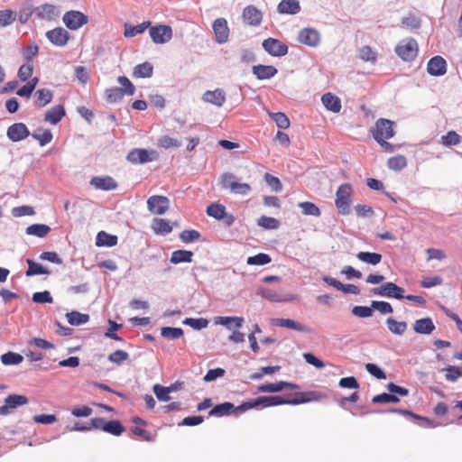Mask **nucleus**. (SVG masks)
Wrapping results in <instances>:
<instances>
[{"label":"nucleus","instance_id":"nucleus-1","mask_svg":"<svg viewBox=\"0 0 462 462\" xmlns=\"http://www.w3.org/2000/svg\"><path fill=\"white\" fill-rule=\"evenodd\" d=\"M324 397V394L317 391L297 392L291 394V398H283L279 395L260 396L255 400L242 403L240 406L236 408V410L240 411H245L249 409L256 408L258 406L271 407L282 404L298 405L310 402H318Z\"/></svg>","mask_w":462,"mask_h":462},{"label":"nucleus","instance_id":"nucleus-2","mask_svg":"<svg viewBox=\"0 0 462 462\" xmlns=\"http://www.w3.org/2000/svg\"><path fill=\"white\" fill-rule=\"evenodd\" d=\"M353 188L349 183L341 184L336 192L335 205L340 215H348L350 212Z\"/></svg>","mask_w":462,"mask_h":462},{"label":"nucleus","instance_id":"nucleus-3","mask_svg":"<svg viewBox=\"0 0 462 462\" xmlns=\"http://www.w3.org/2000/svg\"><path fill=\"white\" fill-rule=\"evenodd\" d=\"M370 132L376 142L383 141V139H391L395 134L394 122L385 118H379L370 129Z\"/></svg>","mask_w":462,"mask_h":462},{"label":"nucleus","instance_id":"nucleus-4","mask_svg":"<svg viewBox=\"0 0 462 462\" xmlns=\"http://www.w3.org/2000/svg\"><path fill=\"white\" fill-rule=\"evenodd\" d=\"M220 184L223 189H228L235 194L246 195L252 188L248 183L238 182L232 173H224L220 177Z\"/></svg>","mask_w":462,"mask_h":462},{"label":"nucleus","instance_id":"nucleus-5","mask_svg":"<svg viewBox=\"0 0 462 462\" xmlns=\"http://www.w3.org/2000/svg\"><path fill=\"white\" fill-rule=\"evenodd\" d=\"M397 55L405 61L414 60L418 53L417 42L412 38H406L401 41L395 47Z\"/></svg>","mask_w":462,"mask_h":462},{"label":"nucleus","instance_id":"nucleus-6","mask_svg":"<svg viewBox=\"0 0 462 462\" xmlns=\"http://www.w3.org/2000/svg\"><path fill=\"white\" fill-rule=\"evenodd\" d=\"M149 35L156 44H164L172 39V29L170 25L158 24L149 28Z\"/></svg>","mask_w":462,"mask_h":462},{"label":"nucleus","instance_id":"nucleus-7","mask_svg":"<svg viewBox=\"0 0 462 462\" xmlns=\"http://www.w3.org/2000/svg\"><path fill=\"white\" fill-rule=\"evenodd\" d=\"M62 20L66 27L71 31H76L88 23V18L86 14L75 10L66 12Z\"/></svg>","mask_w":462,"mask_h":462},{"label":"nucleus","instance_id":"nucleus-8","mask_svg":"<svg viewBox=\"0 0 462 462\" xmlns=\"http://www.w3.org/2000/svg\"><path fill=\"white\" fill-rule=\"evenodd\" d=\"M371 292L374 295L385 296L388 298H394L397 300L404 299V289L392 282H385L378 288L372 289Z\"/></svg>","mask_w":462,"mask_h":462},{"label":"nucleus","instance_id":"nucleus-9","mask_svg":"<svg viewBox=\"0 0 462 462\" xmlns=\"http://www.w3.org/2000/svg\"><path fill=\"white\" fill-rule=\"evenodd\" d=\"M156 157L157 153L155 151L149 152L146 149L136 148L128 152L126 159L133 164H138L152 162Z\"/></svg>","mask_w":462,"mask_h":462},{"label":"nucleus","instance_id":"nucleus-10","mask_svg":"<svg viewBox=\"0 0 462 462\" xmlns=\"http://www.w3.org/2000/svg\"><path fill=\"white\" fill-rule=\"evenodd\" d=\"M263 48L266 52L274 57L284 56L288 53V46L280 40L268 38L263 42Z\"/></svg>","mask_w":462,"mask_h":462},{"label":"nucleus","instance_id":"nucleus-11","mask_svg":"<svg viewBox=\"0 0 462 462\" xmlns=\"http://www.w3.org/2000/svg\"><path fill=\"white\" fill-rule=\"evenodd\" d=\"M36 16L43 21L51 22L60 16V9L57 5L51 4H43L34 10Z\"/></svg>","mask_w":462,"mask_h":462},{"label":"nucleus","instance_id":"nucleus-12","mask_svg":"<svg viewBox=\"0 0 462 462\" xmlns=\"http://www.w3.org/2000/svg\"><path fill=\"white\" fill-rule=\"evenodd\" d=\"M170 201L164 196L154 195L148 199L147 206L152 214L162 215L169 209Z\"/></svg>","mask_w":462,"mask_h":462},{"label":"nucleus","instance_id":"nucleus-13","mask_svg":"<svg viewBox=\"0 0 462 462\" xmlns=\"http://www.w3.org/2000/svg\"><path fill=\"white\" fill-rule=\"evenodd\" d=\"M6 135L13 142H20L30 135V131L25 124L14 123L8 127Z\"/></svg>","mask_w":462,"mask_h":462},{"label":"nucleus","instance_id":"nucleus-14","mask_svg":"<svg viewBox=\"0 0 462 462\" xmlns=\"http://www.w3.org/2000/svg\"><path fill=\"white\" fill-rule=\"evenodd\" d=\"M5 405L0 406V415H6L11 409L28 403V398L24 395L10 394L5 400Z\"/></svg>","mask_w":462,"mask_h":462},{"label":"nucleus","instance_id":"nucleus-15","mask_svg":"<svg viewBox=\"0 0 462 462\" xmlns=\"http://www.w3.org/2000/svg\"><path fill=\"white\" fill-rule=\"evenodd\" d=\"M47 39L57 46H64L67 44L69 34L62 27H57L53 30H50L46 32Z\"/></svg>","mask_w":462,"mask_h":462},{"label":"nucleus","instance_id":"nucleus-16","mask_svg":"<svg viewBox=\"0 0 462 462\" xmlns=\"http://www.w3.org/2000/svg\"><path fill=\"white\" fill-rule=\"evenodd\" d=\"M427 71L431 76H442L447 71L446 60L441 56H434L427 64Z\"/></svg>","mask_w":462,"mask_h":462},{"label":"nucleus","instance_id":"nucleus-17","mask_svg":"<svg viewBox=\"0 0 462 462\" xmlns=\"http://www.w3.org/2000/svg\"><path fill=\"white\" fill-rule=\"evenodd\" d=\"M213 30L216 36V41L218 43H224L227 41L229 36V29L227 22L225 18H217L213 23Z\"/></svg>","mask_w":462,"mask_h":462},{"label":"nucleus","instance_id":"nucleus-18","mask_svg":"<svg viewBox=\"0 0 462 462\" xmlns=\"http://www.w3.org/2000/svg\"><path fill=\"white\" fill-rule=\"evenodd\" d=\"M90 184L97 189L113 190L117 188L116 181L110 176H97L90 180Z\"/></svg>","mask_w":462,"mask_h":462},{"label":"nucleus","instance_id":"nucleus-19","mask_svg":"<svg viewBox=\"0 0 462 462\" xmlns=\"http://www.w3.org/2000/svg\"><path fill=\"white\" fill-rule=\"evenodd\" d=\"M262 13L254 6L248 5L243 11L244 22L251 26H257L262 22Z\"/></svg>","mask_w":462,"mask_h":462},{"label":"nucleus","instance_id":"nucleus-20","mask_svg":"<svg viewBox=\"0 0 462 462\" xmlns=\"http://www.w3.org/2000/svg\"><path fill=\"white\" fill-rule=\"evenodd\" d=\"M299 41L303 44L315 47L320 41L319 33L315 29L305 28L300 32Z\"/></svg>","mask_w":462,"mask_h":462},{"label":"nucleus","instance_id":"nucleus-21","mask_svg":"<svg viewBox=\"0 0 462 462\" xmlns=\"http://www.w3.org/2000/svg\"><path fill=\"white\" fill-rule=\"evenodd\" d=\"M203 100L217 106H222L226 102V93L223 89L220 88H216L215 90H208L203 95Z\"/></svg>","mask_w":462,"mask_h":462},{"label":"nucleus","instance_id":"nucleus-22","mask_svg":"<svg viewBox=\"0 0 462 462\" xmlns=\"http://www.w3.org/2000/svg\"><path fill=\"white\" fill-rule=\"evenodd\" d=\"M254 75L260 80L269 79L274 77L278 70L272 65H255L252 69Z\"/></svg>","mask_w":462,"mask_h":462},{"label":"nucleus","instance_id":"nucleus-23","mask_svg":"<svg viewBox=\"0 0 462 462\" xmlns=\"http://www.w3.org/2000/svg\"><path fill=\"white\" fill-rule=\"evenodd\" d=\"M321 102L328 110L333 113H339L342 108L339 97L330 92L321 97Z\"/></svg>","mask_w":462,"mask_h":462},{"label":"nucleus","instance_id":"nucleus-24","mask_svg":"<svg viewBox=\"0 0 462 462\" xmlns=\"http://www.w3.org/2000/svg\"><path fill=\"white\" fill-rule=\"evenodd\" d=\"M65 114L64 106L62 105H57L46 112L44 121L51 125H57L63 118Z\"/></svg>","mask_w":462,"mask_h":462},{"label":"nucleus","instance_id":"nucleus-25","mask_svg":"<svg viewBox=\"0 0 462 462\" xmlns=\"http://www.w3.org/2000/svg\"><path fill=\"white\" fill-rule=\"evenodd\" d=\"M152 23L150 21H144L137 25H132L130 23H125L124 25V36L125 38H132L137 34H142L146 29L150 28Z\"/></svg>","mask_w":462,"mask_h":462},{"label":"nucleus","instance_id":"nucleus-26","mask_svg":"<svg viewBox=\"0 0 462 462\" xmlns=\"http://www.w3.org/2000/svg\"><path fill=\"white\" fill-rule=\"evenodd\" d=\"M53 94L50 89L40 88L34 93V106L38 108L44 107L52 101Z\"/></svg>","mask_w":462,"mask_h":462},{"label":"nucleus","instance_id":"nucleus-27","mask_svg":"<svg viewBox=\"0 0 462 462\" xmlns=\"http://www.w3.org/2000/svg\"><path fill=\"white\" fill-rule=\"evenodd\" d=\"M413 329L418 334L429 335L435 329V325L430 318H423L415 320Z\"/></svg>","mask_w":462,"mask_h":462},{"label":"nucleus","instance_id":"nucleus-28","mask_svg":"<svg viewBox=\"0 0 462 462\" xmlns=\"http://www.w3.org/2000/svg\"><path fill=\"white\" fill-rule=\"evenodd\" d=\"M277 11L280 14H296L300 11V5L297 0H282L277 6Z\"/></svg>","mask_w":462,"mask_h":462},{"label":"nucleus","instance_id":"nucleus-29","mask_svg":"<svg viewBox=\"0 0 462 462\" xmlns=\"http://www.w3.org/2000/svg\"><path fill=\"white\" fill-rule=\"evenodd\" d=\"M274 324L279 327L288 328L294 329L297 331H302V332H308V333L311 331V329L309 327L302 325L299 322H296L291 319H277L274 320Z\"/></svg>","mask_w":462,"mask_h":462},{"label":"nucleus","instance_id":"nucleus-30","mask_svg":"<svg viewBox=\"0 0 462 462\" xmlns=\"http://www.w3.org/2000/svg\"><path fill=\"white\" fill-rule=\"evenodd\" d=\"M118 242V238L115 235L107 234L105 231H100L97 233L96 237V245L98 247L101 246H115Z\"/></svg>","mask_w":462,"mask_h":462},{"label":"nucleus","instance_id":"nucleus-31","mask_svg":"<svg viewBox=\"0 0 462 462\" xmlns=\"http://www.w3.org/2000/svg\"><path fill=\"white\" fill-rule=\"evenodd\" d=\"M235 410V406L231 402H223L213 407L208 412L209 416L222 417L229 415Z\"/></svg>","mask_w":462,"mask_h":462},{"label":"nucleus","instance_id":"nucleus-32","mask_svg":"<svg viewBox=\"0 0 462 462\" xmlns=\"http://www.w3.org/2000/svg\"><path fill=\"white\" fill-rule=\"evenodd\" d=\"M153 72L152 65L145 61L138 64L134 68L133 77L134 78H151Z\"/></svg>","mask_w":462,"mask_h":462},{"label":"nucleus","instance_id":"nucleus-33","mask_svg":"<svg viewBox=\"0 0 462 462\" xmlns=\"http://www.w3.org/2000/svg\"><path fill=\"white\" fill-rule=\"evenodd\" d=\"M193 253L188 250H176L172 252L170 262L173 264L180 263H190L192 261Z\"/></svg>","mask_w":462,"mask_h":462},{"label":"nucleus","instance_id":"nucleus-34","mask_svg":"<svg viewBox=\"0 0 462 462\" xmlns=\"http://www.w3.org/2000/svg\"><path fill=\"white\" fill-rule=\"evenodd\" d=\"M152 230L156 234H169L172 230V226H171V223L163 218H154L152 225Z\"/></svg>","mask_w":462,"mask_h":462},{"label":"nucleus","instance_id":"nucleus-35","mask_svg":"<svg viewBox=\"0 0 462 462\" xmlns=\"http://www.w3.org/2000/svg\"><path fill=\"white\" fill-rule=\"evenodd\" d=\"M356 257L359 261L372 265L378 264L383 258L381 254L370 252H359Z\"/></svg>","mask_w":462,"mask_h":462},{"label":"nucleus","instance_id":"nucleus-36","mask_svg":"<svg viewBox=\"0 0 462 462\" xmlns=\"http://www.w3.org/2000/svg\"><path fill=\"white\" fill-rule=\"evenodd\" d=\"M51 231V227L45 224H33L26 228V234L37 237H44Z\"/></svg>","mask_w":462,"mask_h":462},{"label":"nucleus","instance_id":"nucleus-37","mask_svg":"<svg viewBox=\"0 0 462 462\" xmlns=\"http://www.w3.org/2000/svg\"><path fill=\"white\" fill-rule=\"evenodd\" d=\"M68 322L72 326H79L89 320V315L79 311H71L66 315Z\"/></svg>","mask_w":462,"mask_h":462},{"label":"nucleus","instance_id":"nucleus-38","mask_svg":"<svg viewBox=\"0 0 462 462\" xmlns=\"http://www.w3.org/2000/svg\"><path fill=\"white\" fill-rule=\"evenodd\" d=\"M388 329L395 335H402L407 329V323L405 321H397L393 318L386 319Z\"/></svg>","mask_w":462,"mask_h":462},{"label":"nucleus","instance_id":"nucleus-39","mask_svg":"<svg viewBox=\"0 0 462 462\" xmlns=\"http://www.w3.org/2000/svg\"><path fill=\"white\" fill-rule=\"evenodd\" d=\"M38 82L39 79L37 77L32 78L25 85L17 90L16 94L20 97L29 98L35 89Z\"/></svg>","mask_w":462,"mask_h":462},{"label":"nucleus","instance_id":"nucleus-40","mask_svg":"<svg viewBox=\"0 0 462 462\" xmlns=\"http://www.w3.org/2000/svg\"><path fill=\"white\" fill-rule=\"evenodd\" d=\"M26 262L28 264V269L26 271V276H33V275L49 274L50 273V271L48 269L44 268L40 263H35L32 259H27Z\"/></svg>","mask_w":462,"mask_h":462},{"label":"nucleus","instance_id":"nucleus-41","mask_svg":"<svg viewBox=\"0 0 462 462\" xmlns=\"http://www.w3.org/2000/svg\"><path fill=\"white\" fill-rule=\"evenodd\" d=\"M104 431L114 436H120L125 431V427L117 420H112L106 422Z\"/></svg>","mask_w":462,"mask_h":462},{"label":"nucleus","instance_id":"nucleus-42","mask_svg":"<svg viewBox=\"0 0 462 462\" xmlns=\"http://www.w3.org/2000/svg\"><path fill=\"white\" fill-rule=\"evenodd\" d=\"M298 206L301 208L303 215L313 217H319L321 215L319 208L312 202L304 201L299 203Z\"/></svg>","mask_w":462,"mask_h":462},{"label":"nucleus","instance_id":"nucleus-43","mask_svg":"<svg viewBox=\"0 0 462 462\" xmlns=\"http://www.w3.org/2000/svg\"><path fill=\"white\" fill-rule=\"evenodd\" d=\"M269 116L275 122L281 129H288L291 125L290 119L282 112L269 113Z\"/></svg>","mask_w":462,"mask_h":462},{"label":"nucleus","instance_id":"nucleus-44","mask_svg":"<svg viewBox=\"0 0 462 462\" xmlns=\"http://www.w3.org/2000/svg\"><path fill=\"white\" fill-rule=\"evenodd\" d=\"M387 166L391 170L401 171L407 166V160L403 155H396L388 159Z\"/></svg>","mask_w":462,"mask_h":462},{"label":"nucleus","instance_id":"nucleus-45","mask_svg":"<svg viewBox=\"0 0 462 462\" xmlns=\"http://www.w3.org/2000/svg\"><path fill=\"white\" fill-rule=\"evenodd\" d=\"M461 136L455 131H449L441 137V144L444 146L457 145L461 143Z\"/></svg>","mask_w":462,"mask_h":462},{"label":"nucleus","instance_id":"nucleus-46","mask_svg":"<svg viewBox=\"0 0 462 462\" xmlns=\"http://www.w3.org/2000/svg\"><path fill=\"white\" fill-rule=\"evenodd\" d=\"M207 214L216 219H223L226 215V208L221 204H211L207 208Z\"/></svg>","mask_w":462,"mask_h":462},{"label":"nucleus","instance_id":"nucleus-47","mask_svg":"<svg viewBox=\"0 0 462 462\" xmlns=\"http://www.w3.org/2000/svg\"><path fill=\"white\" fill-rule=\"evenodd\" d=\"M234 322L235 327L239 328L244 323V318L241 317H217L216 319L217 324L226 326L227 328H231L230 323Z\"/></svg>","mask_w":462,"mask_h":462},{"label":"nucleus","instance_id":"nucleus-48","mask_svg":"<svg viewBox=\"0 0 462 462\" xmlns=\"http://www.w3.org/2000/svg\"><path fill=\"white\" fill-rule=\"evenodd\" d=\"M125 94L120 88L114 87L106 90V98L109 103H116L124 98Z\"/></svg>","mask_w":462,"mask_h":462},{"label":"nucleus","instance_id":"nucleus-49","mask_svg":"<svg viewBox=\"0 0 462 462\" xmlns=\"http://www.w3.org/2000/svg\"><path fill=\"white\" fill-rule=\"evenodd\" d=\"M32 136L40 143L41 146L48 144L52 140V134L49 129H40L38 132H34Z\"/></svg>","mask_w":462,"mask_h":462},{"label":"nucleus","instance_id":"nucleus-50","mask_svg":"<svg viewBox=\"0 0 462 462\" xmlns=\"http://www.w3.org/2000/svg\"><path fill=\"white\" fill-rule=\"evenodd\" d=\"M33 73V65L32 62H27L26 64L22 65L17 72V77L22 82H25L32 79V75Z\"/></svg>","mask_w":462,"mask_h":462},{"label":"nucleus","instance_id":"nucleus-51","mask_svg":"<svg viewBox=\"0 0 462 462\" xmlns=\"http://www.w3.org/2000/svg\"><path fill=\"white\" fill-rule=\"evenodd\" d=\"M284 381H279L276 383H269L261 384L258 386V392L260 393H279L284 389Z\"/></svg>","mask_w":462,"mask_h":462},{"label":"nucleus","instance_id":"nucleus-52","mask_svg":"<svg viewBox=\"0 0 462 462\" xmlns=\"http://www.w3.org/2000/svg\"><path fill=\"white\" fill-rule=\"evenodd\" d=\"M359 58L364 61L374 63L377 60V53L368 45L359 50Z\"/></svg>","mask_w":462,"mask_h":462},{"label":"nucleus","instance_id":"nucleus-53","mask_svg":"<svg viewBox=\"0 0 462 462\" xmlns=\"http://www.w3.org/2000/svg\"><path fill=\"white\" fill-rule=\"evenodd\" d=\"M183 330L180 328H171V327H163L161 329V335L163 337L169 339H177L183 336Z\"/></svg>","mask_w":462,"mask_h":462},{"label":"nucleus","instance_id":"nucleus-54","mask_svg":"<svg viewBox=\"0 0 462 462\" xmlns=\"http://www.w3.org/2000/svg\"><path fill=\"white\" fill-rule=\"evenodd\" d=\"M16 19L15 12L5 9L0 11V27H5L12 24Z\"/></svg>","mask_w":462,"mask_h":462},{"label":"nucleus","instance_id":"nucleus-55","mask_svg":"<svg viewBox=\"0 0 462 462\" xmlns=\"http://www.w3.org/2000/svg\"><path fill=\"white\" fill-rule=\"evenodd\" d=\"M272 259L267 254L260 253L256 255L250 256L246 260L249 265H264L271 263Z\"/></svg>","mask_w":462,"mask_h":462},{"label":"nucleus","instance_id":"nucleus-56","mask_svg":"<svg viewBox=\"0 0 462 462\" xmlns=\"http://www.w3.org/2000/svg\"><path fill=\"white\" fill-rule=\"evenodd\" d=\"M117 82L121 85V89L126 96H133L135 92V87L125 76H119Z\"/></svg>","mask_w":462,"mask_h":462},{"label":"nucleus","instance_id":"nucleus-57","mask_svg":"<svg viewBox=\"0 0 462 462\" xmlns=\"http://www.w3.org/2000/svg\"><path fill=\"white\" fill-rule=\"evenodd\" d=\"M445 371V378L448 382H456L458 378L462 377V369L458 366L448 365Z\"/></svg>","mask_w":462,"mask_h":462},{"label":"nucleus","instance_id":"nucleus-58","mask_svg":"<svg viewBox=\"0 0 462 462\" xmlns=\"http://www.w3.org/2000/svg\"><path fill=\"white\" fill-rule=\"evenodd\" d=\"M372 402L374 403H388V402L397 403L400 402V400L394 394L383 393L381 394L374 395L372 398Z\"/></svg>","mask_w":462,"mask_h":462},{"label":"nucleus","instance_id":"nucleus-59","mask_svg":"<svg viewBox=\"0 0 462 462\" xmlns=\"http://www.w3.org/2000/svg\"><path fill=\"white\" fill-rule=\"evenodd\" d=\"M23 359V357L21 355L13 352H8L1 356L2 363L6 365H18Z\"/></svg>","mask_w":462,"mask_h":462},{"label":"nucleus","instance_id":"nucleus-60","mask_svg":"<svg viewBox=\"0 0 462 462\" xmlns=\"http://www.w3.org/2000/svg\"><path fill=\"white\" fill-rule=\"evenodd\" d=\"M152 390L159 401H162V402L170 401L171 397L169 396V393L171 391V389L170 387H164L160 384H155L153 386Z\"/></svg>","mask_w":462,"mask_h":462},{"label":"nucleus","instance_id":"nucleus-61","mask_svg":"<svg viewBox=\"0 0 462 462\" xmlns=\"http://www.w3.org/2000/svg\"><path fill=\"white\" fill-rule=\"evenodd\" d=\"M258 225L265 229H276L280 223L274 217L263 216L258 219Z\"/></svg>","mask_w":462,"mask_h":462},{"label":"nucleus","instance_id":"nucleus-62","mask_svg":"<svg viewBox=\"0 0 462 462\" xmlns=\"http://www.w3.org/2000/svg\"><path fill=\"white\" fill-rule=\"evenodd\" d=\"M183 324L189 325L194 329H202L208 327V321L206 319H193V318H186L183 320Z\"/></svg>","mask_w":462,"mask_h":462},{"label":"nucleus","instance_id":"nucleus-63","mask_svg":"<svg viewBox=\"0 0 462 462\" xmlns=\"http://www.w3.org/2000/svg\"><path fill=\"white\" fill-rule=\"evenodd\" d=\"M129 354L123 350H116L108 356V360L114 364L121 365L128 360Z\"/></svg>","mask_w":462,"mask_h":462},{"label":"nucleus","instance_id":"nucleus-64","mask_svg":"<svg viewBox=\"0 0 462 462\" xmlns=\"http://www.w3.org/2000/svg\"><path fill=\"white\" fill-rule=\"evenodd\" d=\"M32 301L35 303H52L53 298L51 297L50 291H39L34 292L32 294Z\"/></svg>","mask_w":462,"mask_h":462}]
</instances>
